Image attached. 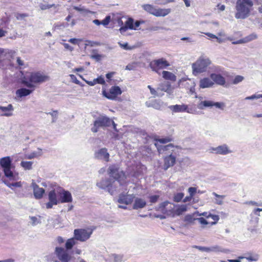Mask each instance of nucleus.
Instances as JSON below:
<instances>
[{
  "mask_svg": "<svg viewBox=\"0 0 262 262\" xmlns=\"http://www.w3.org/2000/svg\"><path fill=\"white\" fill-rule=\"evenodd\" d=\"M177 148L178 149H181V147L179 146H175L173 144H169L168 145L162 146L160 148H158V150L159 152L161 150L165 151L171 150L172 152L167 156H165L163 158V169L164 170H167L169 168L172 167L176 162V155L179 154V151H176L175 149Z\"/></svg>",
  "mask_w": 262,
  "mask_h": 262,
  "instance_id": "1",
  "label": "nucleus"
},
{
  "mask_svg": "<svg viewBox=\"0 0 262 262\" xmlns=\"http://www.w3.org/2000/svg\"><path fill=\"white\" fill-rule=\"evenodd\" d=\"M77 239L75 236L68 239L65 244L66 249L62 247H56L55 249V254L61 262H70L72 256L69 253V250L76 244Z\"/></svg>",
  "mask_w": 262,
  "mask_h": 262,
  "instance_id": "2",
  "label": "nucleus"
},
{
  "mask_svg": "<svg viewBox=\"0 0 262 262\" xmlns=\"http://www.w3.org/2000/svg\"><path fill=\"white\" fill-rule=\"evenodd\" d=\"M253 4L252 0H237L236 4V18H245L249 14L250 8Z\"/></svg>",
  "mask_w": 262,
  "mask_h": 262,
  "instance_id": "3",
  "label": "nucleus"
},
{
  "mask_svg": "<svg viewBox=\"0 0 262 262\" xmlns=\"http://www.w3.org/2000/svg\"><path fill=\"white\" fill-rule=\"evenodd\" d=\"M50 77L40 72H34L30 73L27 80H24L23 83L29 88H34L32 83H40L48 81Z\"/></svg>",
  "mask_w": 262,
  "mask_h": 262,
  "instance_id": "4",
  "label": "nucleus"
},
{
  "mask_svg": "<svg viewBox=\"0 0 262 262\" xmlns=\"http://www.w3.org/2000/svg\"><path fill=\"white\" fill-rule=\"evenodd\" d=\"M0 165L3 168L4 174L6 177L10 180H16L15 174L12 170V160L9 156L5 157L0 159Z\"/></svg>",
  "mask_w": 262,
  "mask_h": 262,
  "instance_id": "5",
  "label": "nucleus"
},
{
  "mask_svg": "<svg viewBox=\"0 0 262 262\" xmlns=\"http://www.w3.org/2000/svg\"><path fill=\"white\" fill-rule=\"evenodd\" d=\"M211 61L208 58L200 57L192 64L193 73L194 75L205 72L210 64Z\"/></svg>",
  "mask_w": 262,
  "mask_h": 262,
  "instance_id": "6",
  "label": "nucleus"
},
{
  "mask_svg": "<svg viewBox=\"0 0 262 262\" xmlns=\"http://www.w3.org/2000/svg\"><path fill=\"white\" fill-rule=\"evenodd\" d=\"M112 124H113L114 128L116 129V125L113 120L105 116L100 117L94 122V126L91 128V130L93 133H97L100 127H108Z\"/></svg>",
  "mask_w": 262,
  "mask_h": 262,
  "instance_id": "7",
  "label": "nucleus"
},
{
  "mask_svg": "<svg viewBox=\"0 0 262 262\" xmlns=\"http://www.w3.org/2000/svg\"><path fill=\"white\" fill-rule=\"evenodd\" d=\"M142 8L147 12L157 17L165 16L171 11L170 9H156L154 6L150 4H145L142 6Z\"/></svg>",
  "mask_w": 262,
  "mask_h": 262,
  "instance_id": "8",
  "label": "nucleus"
},
{
  "mask_svg": "<svg viewBox=\"0 0 262 262\" xmlns=\"http://www.w3.org/2000/svg\"><path fill=\"white\" fill-rule=\"evenodd\" d=\"M170 66L169 62L164 58H161L151 61L149 63V67L151 70L160 74L161 70L167 68Z\"/></svg>",
  "mask_w": 262,
  "mask_h": 262,
  "instance_id": "9",
  "label": "nucleus"
},
{
  "mask_svg": "<svg viewBox=\"0 0 262 262\" xmlns=\"http://www.w3.org/2000/svg\"><path fill=\"white\" fill-rule=\"evenodd\" d=\"M121 93L122 91L118 86H113L108 90H106L105 86H103L102 89V95L110 100L116 99Z\"/></svg>",
  "mask_w": 262,
  "mask_h": 262,
  "instance_id": "10",
  "label": "nucleus"
},
{
  "mask_svg": "<svg viewBox=\"0 0 262 262\" xmlns=\"http://www.w3.org/2000/svg\"><path fill=\"white\" fill-rule=\"evenodd\" d=\"M58 192L55 189L51 190L48 192L49 202L46 204V207L47 209H51L54 205H56L60 203L59 198Z\"/></svg>",
  "mask_w": 262,
  "mask_h": 262,
  "instance_id": "11",
  "label": "nucleus"
},
{
  "mask_svg": "<svg viewBox=\"0 0 262 262\" xmlns=\"http://www.w3.org/2000/svg\"><path fill=\"white\" fill-rule=\"evenodd\" d=\"M178 84L180 88H185L191 93L195 91V84L191 79L183 78L179 80Z\"/></svg>",
  "mask_w": 262,
  "mask_h": 262,
  "instance_id": "12",
  "label": "nucleus"
},
{
  "mask_svg": "<svg viewBox=\"0 0 262 262\" xmlns=\"http://www.w3.org/2000/svg\"><path fill=\"white\" fill-rule=\"evenodd\" d=\"M92 233V230H74V236L77 241L84 242L88 239Z\"/></svg>",
  "mask_w": 262,
  "mask_h": 262,
  "instance_id": "13",
  "label": "nucleus"
},
{
  "mask_svg": "<svg viewBox=\"0 0 262 262\" xmlns=\"http://www.w3.org/2000/svg\"><path fill=\"white\" fill-rule=\"evenodd\" d=\"M58 194L60 196V203H71L72 202V196L69 191L61 189L58 191Z\"/></svg>",
  "mask_w": 262,
  "mask_h": 262,
  "instance_id": "14",
  "label": "nucleus"
},
{
  "mask_svg": "<svg viewBox=\"0 0 262 262\" xmlns=\"http://www.w3.org/2000/svg\"><path fill=\"white\" fill-rule=\"evenodd\" d=\"M193 248H196V249L199 250L200 251H204V252H223V251L222 250V248L217 245L211 246L209 247L199 246H193Z\"/></svg>",
  "mask_w": 262,
  "mask_h": 262,
  "instance_id": "15",
  "label": "nucleus"
},
{
  "mask_svg": "<svg viewBox=\"0 0 262 262\" xmlns=\"http://www.w3.org/2000/svg\"><path fill=\"white\" fill-rule=\"evenodd\" d=\"M95 156L98 159H104L106 162L110 160V154L106 148H102L95 153Z\"/></svg>",
  "mask_w": 262,
  "mask_h": 262,
  "instance_id": "16",
  "label": "nucleus"
},
{
  "mask_svg": "<svg viewBox=\"0 0 262 262\" xmlns=\"http://www.w3.org/2000/svg\"><path fill=\"white\" fill-rule=\"evenodd\" d=\"M134 198L135 196L133 194L128 195L122 193L119 195L118 202L120 204L129 205L133 202Z\"/></svg>",
  "mask_w": 262,
  "mask_h": 262,
  "instance_id": "17",
  "label": "nucleus"
},
{
  "mask_svg": "<svg viewBox=\"0 0 262 262\" xmlns=\"http://www.w3.org/2000/svg\"><path fill=\"white\" fill-rule=\"evenodd\" d=\"M32 186L33 189L34 197L36 199H41L45 193V189L43 188L39 187L35 183H32Z\"/></svg>",
  "mask_w": 262,
  "mask_h": 262,
  "instance_id": "18",
  "label": "nucleus"
},
{
  "mask_svg": "<svg viewBox=\"0 0 262 262\" xmlns=\"http://www.w3.org/2000/svg\"><path fill=\"white\" fill-rule=\"evenodd\" d=\"M79 76L82 79V80H84L85 82L90 86H94L97 83L102 84L104 85V86H106L105 81L104 80V78L102 76H100L97 78L94 79L93 81L85 80L84 78L82 77V76Z\"/></svg>",
  "mask_w": 262,
  "mask_h": 262,
  "instance_id": "19",
  "label": "nucleus"
},
{
  "mask_svg": "<svg viewBox=\"0 0 262 262\" xmlns=\"http://www.w3.org/2000/svg\"><path fill=\"white\" fill-rule=\"evenodd\" d=\"M210 77L213 80L214 83L220 85H224L226 83L225 78L219 74L212 73Z\"/></svg>",
  "mask_w": 262,
  "mask_h": 262,
  "instance_id": "20",
  "label": "nucleus"
},
{
  "mask_svg": "<svg viewBox=\"0 0 262 262\" xmlns=\"http://www.w3.org/2000/svg\"><path fill=\"white\" fill-rule=\"evenodd\" d=\"M108 173L110 176L114 177L116 180H119L120 178L122 172L120 173L119 168L114 165H111L109 167L108 169Z\"/></svg>",
  "mask_w": 262,
  "mask_h": 262,
  "instance_id": "21",
  "label": "nucleus"
},
{
  "mask_svg": "<svg viewBox=\"0 0 262 262\" xmlns=\"http://www.w3.org/2000/svg\"><path fill=\"white\" fill-rule=\"evenodd\" d=\"M170 110L174 113L189 112L188 105L186 104H176L170 106Z\"/></svg>",
  "mask_w": 262,
  "mask_h": 262,
  "instance_id": "22",
  "label": "nucleus"
},
{
  "mask_svg": "<svg viewBox=\"0 0 262 262\" xmlns=\"http://www.w3.org/2000/svg\"><path fill=\"white\" fill-rule=\"evenodd\" d=\"M213 150L215 151V153L220 155H226L230 152L226 145L219 146L213 148Z\"/></svg>",
  "mask_w": 262,
  "mask_h": 262,
  "instance_id": "23",
  "label": "nucleus"
},
{
  "mask_svg": "<svg viewBox=\"0 0 262 262\" xmlns=\"http://www.w3.org/2000/svg\"><path fill=\"white\" fill-rule=\"evenodd\" d=\"M213 84L214 82L209 78H204L200 81V86L203 89L211 87Z\"/></svg>",
  "mask_w": 262,
  "mask_h": 262,
  "instance_id": "24",
  "label": "nucleus"
},
{
  "mask_svg": "<svg viewBox=\"0 0 262 262\" xmlns=\"http://www.w3.org/2000/svg\"><path fill=\"white\" fill-rule=\"evenodd\" d=\"M135 28V27H134V19L131 17H129L125 21L124 26L121 27L120 30L121 31H125L128 29L130 30H133Z\"/></svg>",
  "mask_w": 262,
  "mask_h": 262,
  "instance_id": "25",
  "label": "nucleus"
},
{
  "mask_svg": "<svg viewBox=\"0 0 262 262\" xmlns=\"http://www.w3.org/2000/svg\"><path fill=\"white\" fill-rule=\"evenodd\" d=\"M259 256L255 253H247L245 254L244 256L239 257L241 259L245 258L249 261H256L258 260Z\"/></svg>",
  "mask_w": 262,
  "mask_h": 262,
  "instance_id": "26",
  "label": "nucleus"
},
{
  "mask_svg": "<svg viewBox=\"0 0 262 262\" xmlns=\"http://www.w3.org/2000/svg\"><path fill=\"white\" fill-rule=\"evenodd\" d=\"M146 205V202L145 200L141 198H136L135 200L133 208L134 209H138L144 208Z\"/></svg>",
  "mask_w": 262,
  "mask_h": 262,
  "instance_id": "27",
  "label": "nucleus"
},
{
  "mask_svg": "<svg viewBox=\"0 0 262 262\" xmlns=\"http://www.w3.org/2000/svg\"><path fill=\"white\" fill-rule=\"evenodd\" d=\"M162 77L165 80H170L172 82H174L177 80V76L174 74L167 71H163Z\"/></svg>",
  "mask_w": 262,
  "mask_h": 262,
  "instance_id": "28",
  "label": "nucleus"
},
{
  "mask_svg": "<svg viewBox=\"0 0 262 262\" xmlns=\"http://www.w3.org/2000/svg\"><path fill=\"white\" fill-rule=\"evenodd\" d=\"M257 38L256 34L253 33L237 41V43H246L256 39Z\"/></svg>",
  "mask_w": 262,
  "mask_h": 262,
  "instance_id": "29",
  "label": "nucleus"
},
{
  "mask_svg": "<svg viewBox=\"0 0 262 262\" xmlns=\"http://www.w3.org/2000/svg\"><path fill=\"white\" fill-rule=\"evenodd\" d=\"M0 110L4 113V115L10 116L12 115L11 112L13 110V107L11 104H9L7 106H0Z\"/></svg>",
  "mask_w": 262,
  "mask_h": 262,
  "instance_id": "30",
  "label": "nucleus"
},
{
  "mask_svg": "<svg viewBox=\"0 0 262 262\" xmlns=\"http://www.w3.org/2000/svg\"><path fill=\"white\" fill-rule=\"evenodd\" d=\"M33 90H28L25 88H21L19 89H18L16 92V94L17 96L19 97H23L25 96H27L29 95H30L32 92Z\"/></svg>",
  "mask_w": 262,
  "mask_h": 262,
  "instance_id": "31",
  "label": "nucleus"
},
{
  "mask_svg": "<svg viewBox=\"0 0 262 262\" xmlns=\"http://www.w3.org/2000/svg\"><path fill=\"white\" fill-rule=\"evenodd\" d=\"M220 219L218 215L211 214L207 219V225H213L216 224Z\"/></svg>",
  "mask_w": 262,
  "mask_h": 262,
  "instance_id": "32",
  "label": "nucleus"
},
{
  "mask_svg": "<svg viewBox=\"0 0 262 262\" xmlns=\"http://www.w3.org/2000/svg\"><path fill=\"white\" fill-rule=\"evenodd\" d=\"M3 182L8 187H9L11 189H13L14 187H21L22 186V183L20 181L13 183H10L6 180H4Z\"/></svg>",
  "mask_w": 262,
  "mask_h": 262,
  "instance_id": "33",
  "label": "nucleus"
},
{
  "mask_svg": "<svg viewBox=\"0 0 262 262\" xmlns=\"http://www.w3.org/2000/svg\"><path fill=\"white\" fill-rule=\"evenodd\" d=\"M156 141L162 144H166L173 141V138L171 136H169L165 138L156 139Z\"/></svg>",
  "mask_w": 262,
  "mask_h": 262,
  "instance_id": "34",
  "label": "nucleus"
},
{
  "mask_svg": "<svg viewBox=\"0 0 262 262\" xmlns=\"http://www.w3.org/2000/svg\"><path fill=\"white\" fill-rule=\"evenodd\" d=\"M170 203L168 201H165L159 204L158 209L162 211L163 213H167L168 210H167L166 207Z\"/></svg>",
  "mask_w": 262,
  "mask_h": 262,
  "instance_id": "35",
  "label": "nucleus"
},
{
  "mask_svg": "<svg viewBox=\"0 0 262 262\" xmlns=\"http://www.w3.org/2000/svg\"><path fill=\"white\" fill-rule=\"evenodd\" d=\"M33 162L31 161H22L21 162V166L26 170H30L32 169Z\"/></svg>",
  "mask_w": 262,
  "mask_h": 262,
  "instance_id": "36",
  "label": "nucleus"
},
{
  "mask_svg": "<svg viewBox=\"0 0 262 262\" xmlns=\"http://www.w3.org/2000/svg\"><path fill=\"white\" fill-rule=\"evenodd\" d=\"M212 194L216 198L215 199L216 203L218 205H222L223 204V199L225 198V195H219L215 192H213Z\"/></svg>",
  "mask_w": 262,
  "mask_h": 262,
  "instance_id": "37",
  "label": "nucleus"
},
{
  "mask_svg": "<svg viewBox=\"0 0 262 262\" xmlns=\"http://www.w3.org/2000/svg\"><path fill=\"white\" fill-rule=\"evenodd\" d=\"M213 106V102L211 101H204L201 102L199 104L200 108H203L204 107Z\"/></svg>",
  "mask_w": 262,
  "mask_h": 262,
  "instance_id": "38",
  "label": "nucleus"
},
{
  "mask_svg": "<svg viewBox=\"0 0 262 262\" xmlns=\"http://www.w3.org/2000/svg\"><path fill=\"white\" fill-rule=\"evenodd\" d=\"M184 194L182 192L177 193L173 196V200L176 202H180L184 198Z\"/></svg>",
  "mask_w": 262,
  "mask_h": 262,
  "instance_id": "39",
  "label": "nucleus"
},
{
  "mask_svg": "<svg viewBox=\"0 0 262 262\" xmlns=\"http://www.w3.org/2000/svg\"><path fill=\"white\" fill-rule=\"evenodd\" d=\"M114 262H121L123 259V255L120 254H113L111 256Z\"/></svg>",
  "mask_w": 262,
  "mask_h": 262,
  "instance_id": "40",
  "label": "nucleus"
},
{
  "mask_svg": "<svg viewBox=\"0 0 262 262\" xmlns=\"http://www.w3.org/2000/svg\"><path fill=\"white\" fill-rule=\"evenodd\" d=\"M110 181L108 179L102 180L100 182L97 184V186L101 188H104L105 187H108V183Z\"/></svg>",
  "mask_w": 262,
  "mask_h": 262,
  "instance_id": "41",
  "label": "nucleus"
},
{
  "mask_svg": "<svg viewBox=\"0 0 262 262\" xmlns=\"http://www.w3.org/2000/svg\"><path fill=\"white\" fill-rule=\"evenodd\" d=\"M55 255H56L55 253L54 254L51 253V254H50L46 256V257H45L46 260L49 262H51V261L55 262V261H58V260L56 259V257L57 258H58V257L57 256L56 257L55 256Z\"/></svg>",
  "mask_w": 262,
  "mask_h": 262,
  "instance_id": "42",
  "label": "nucleus"
},
{
  "mask_svg": "<svg viewBox=\"0 0 262 262\" xmlns=\"http://www.w3.org/2000/svg\"><path fill=\"white\" fill-rule=\"evenodd\" d=\"M39 7H40V8L41 9V10H45L46 9H50L52 7H55V4L49 5V4H40L39 5Z\"/></svg>",
  "mask_w": 262,
  "mask_h": 262,
  "instance_id": "43",
  "label": "nucleus"
},
{
  "mask_svg": "<svg viewBox=\"0 0 262 262\" xmlns=\"http://www.w3.org/2000/svg\"><path fill=\"white\" fill-rule=\"evenodd\" d=\"M160 196L159 195H154L149 196V202L151 203H155L158 201Z\"/></svg>",
  "mask_w": 262,
  "mask_h": 262,
  "instance_id": "44",
  "label": "nucleus"
},
{
  "mask_svg": "<svg viewBox=\"0 0 262 262\" xmlns=\"http://www.w3.org/2000/svg\"><path fill=\"white\" fill-rule=\"evenodd\" d=\"M196 221L198 222L199 223L202 225H207V219L204 217H199L196 219Z\"/></svg>",
  "mask_w": 262,
  "mask_h": 262,
  "instance_id": "45",
  "label": "nucleus"
},
{
  "mask_svg": "<svg viewBox=\"0 0 262 262\" xmlns=\"http://www.w3.org/2000/svg\"><path fill=\"white\" fill-rule=\"evenodd\" d=\"M185 221L189 223H192L196 221V219H194L191 215H187L185 217Z\"/></svg>",
  "mask_w": 262,
  "mask_h": 262,
  "instance_id": "46",
  "label": "nucleus"
},
{
  "mask_svg": "<svg viewBox=\"0 0 262 262\" xmlns=\"http://www.w3.org/2000/svg\"><path fill=\"white\" fill-rule=\"evenodd\" d=\"M111 21V16L110 15L106 16L104 19L101 21V24L103 26H107Z\"/></svg>",
  "mask_w": 262,
  "mask_h": 262,
  "instance_id": "47",
  "label": "nucleus"
},
{
  "mask_svg": "<svg viewBox=\"0 0 262 262\" xmlns=\"http://www.w3.org/2000/svg\"><path fill=\"white\" fill-rule=\"evenodd\" d=\"M188 191L189 193V195H191V196L193 197L196 192V188L193 187H189L188 189Z\"/></svg>",
  "mask_w": 262,
  "mask_h": 262,
  "instance_id": "48",
  "label": "nucleus"
},
{
  "mask_svg": "<svg viewBox=\"0 0 262 262\" xmlns=\"http://www.w3.org/2000/svg\"><path fill=\"white\" fill-rule=\"evenodd\" d=\"M28 15L26 13H16L15 15V17L17 19H22L27 17Z\"/></svg>",
  "mask_w": 262,
  "mask_h": 262,
  "instance_id": "49",
  "label": "nucleus"
},
{
  "mask_svg": "<svg viewBox=\"0 0 262 262\" xmlns=\"http://www.w3.org/2000/svg\"><path fill=\"white\" fill-rule=\"evenodd\" d=\"M243 79H244V78L243 76H240V75H237L234 78V79L233 81V83L234 84H237V83L241 82L243 80Z\"/></svg>",
  "mask_w": 262,
  "mask_h": 262,
  "instance_id": "50",
  "label": "nucleus"
},
{
  "mask_svg": "<svg viewBox=\"0 0 262 262\" xmlns=\"http://www.w3.org/2000/svg\"><path fill=\"white\" fill-rule=\"evenodd\" d=\"M102 55L98 53H95L91 55L92 59H95L96 61H99L102 59Z\"/></svg>",
  "mask_w": 262,
  "mask_h": 262,
  "instance_id": "51",
  "label": "nucleus"
},
{
  "mask_svg": "<svg viewBox=\"0 0 262 262\" xmlns=\"http://www.w3.org/2000/svg\"><path fill=\"white\" fill-rule=\"evenodd\" d=\"M30 218L33 225H37L39 223L38 219L36 216H31Z\"/></svg>",
  "mask_w": 262,
  "mask_h": 262,
  "instance_id": "52",
  "label": "nucleus"
},
{
  "mask_svg": "<svg viewBox=\"0 0 262 262\" xmlns=\"http://www.w3.org/2000/svg\"><path fill=\"white\" fill-rule=\"evenodd\" d=\"M144 23L145 21L144 20H136L134 24V27H135V28L133 30H137L141 24H143Z\"/></svg>",
  "mask_w": 262,
  "mask_h": 262,
  "instance_id": "53",
  "label": "nucleus"
},
{
  "mask_svg": "<svg viewBox=\"0 0 262 262\" xmlns=\"http://www.w3.org/2000/svg\"><path fill=\"white\" fill-rule=\"evenodd\" d=\"M115 74V72H112L108 73L106 74V77L107 78V81L110 82L112 80V77L114 76V75Z\"/></svg>",
  "mask_w": 262,
  "mask_h": 262,
  "instance_id": "54",
  "label": "nucleus"
},
{
  "mask_svg": "<svg viewBox=\"0 0 262 262\" xmlns=\"http://www.w3.org/2000/svg\"><path fill=\"white\" fill-rule=\"evenodd\" d=\"M70 76L74 83L77 84H80V82L77 79L76 77L74 75L71 74Z\"/></svg>",
  "mask_w": 262,
  "mask_h": 262,
  "instance_id": "55",
  "label": "nucleus"
},
{
  "mask_svg": "<svg viewBox=\"0 0 262 262\" xmlns=\"http://www.w3.org/2000/svg\"><path fill=\"white\" fill-rule=\"evenodd\" d=\"M186 211V206L185 205H182L180 206L178 209L177 211L179 212V213H182L183 212Z\"/></svg>",
  "mask_w": 262,
  "mask_h": 262,
  "instance_id": "56",
  "label": "nucleus"
},
{
  "mask_svg": "<svg viewBox=\"0 0 262 262\" xmlns=\"http://www.w3.org/2000/svg\"><path fill=\"white\" fill-rule=\"evenodd\" d=\"M69 26V24L68 23L64 24L63 23H59L58 24H57L56 25V27L57 28H65Z\"/></svg>",
  "mask_w": 262,
  "mask_h": 262,
  "instance_id": "57",
  "label": "nucleus"
},
{
  "mask_svg": "<svg viewBox=\"0 0 262 262\" xmlns=\"http://www.w3.org/2000/svg\"><path fill=\"white\" fill-rule=\"evenodd\" d=\"M224 104L223 103L220 102H213V106H215V107L220 108L223 109V106Z\"/></svg>",
  "mask_w": 262,
  "mask_h": 262,
  "instance_id": "58",
  "label": "nucleus"
},
{
  "mask_svg": "<svg viewBox=\"0 0 262 262\" xmlns=\"http://www.w3.org/2000/svg\"><path fill=\"white\" fill-rule=\"evenodd\" d=\"M7 33V31L0 28V38L4 37Z\"/></svg>",
  "mask_w": 262,
  "mask_h": 262,
  "instance_id": "59",
  "label": "nucleus"
},
{
  "mask_svg": "<svg viewBox=\"0 0 262 262\" xmlns=\"http://www.w3.org/2000/svg\"><path fill=\"white\" fill-rule=\"evenodd\" d=\"M64 47L65 49H66L67 50H68L70 51H72L73 50V48L70 45H69L68 43H64L63 44Z\"/></svg>",
  "mask_w": 262,
  "mask_h": 262,
  "instance_id": "60",
  "label": "nucleus"
},
{
  "mask_svg": "<svg viewBox=\"0 0 262 262\" xmlns=\"http://www.w3.org/2000/svg\"><path fill=\"white\" fill-rule=\"evenodd\" d=\"M48 114L51 115L54 119H56L57 117L58 111H53L52 112L49 113Z\"/></svg>",
  "mask_w": 262,
  "mask_h": 262,
  "instance_id": "61",
  "label": "nucleus"
},
{
  "mask_svg": "<svg viewBox=\"0 0 262 262\" xmlns=\"http://www.w3.org/2000/svg\"><path fill=\"white\" fill-rule=\"evenodd\" d=\"M211 214H212L210 213V212H204L203 213H200V215H202L205 217L204 218L207 219L209 216H210V215Z\"/></svg>",
  "mask_w": 262,
  "mask_h": 262,
  "instance_id": "62",
  "label": "nucleus"
},
{
  "mask_svg": "<svg viewBox=\"0 0 262 262\" xmlns=\"http://www.w3.org/2000/svg\"><path fill=\"white\" fill-rule=\"evenodd\" d=\"M193 197L191 196V195L187 196L183 199V202L186 203L187 202H190L192 199Z\"/></svg>",
  "mask_w": 262,
  "mask_h": 262,
  "instance_id": "63",
  "label": "nucleus"
},
{
  "mask_svg": "<svg viewBox=\"0 0 262 262\" xmlns=\"http://www.w3.org/2000/svg\"><path fill=\"white\" fill-rule=\"evenodd\" d=\"M17 61V64L19 66H20V67L23 66L24 64L23 61L21 60L20 58L19 57L17 58V61Z\"/></svg>",
  "mask_w": 262,
  "mask_h": 262,
  "instance_id": "64",
  "label": "nucleus"
}]
</instances>
